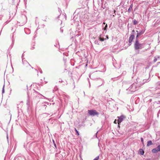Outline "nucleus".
I'll return each instance as SVG.
<instances>
[{"mask_svg":"<svg viewBox=\"0 0 160 160\" xmlns=\"http://www.w3.org/2000/svg\"><path fill=\"white\" fill-rule=\"evenodd\" d=\"M139 151V153L140 154H141L142 155H143L144 154V152L142 149H141V148L140 149Z\"/></svg>","mask_w":160,"mask_h":160,"instance_id":"obj_12","label":"nucleus"},{"mask_svg":"<svg viewBox=\"0 0 160 160\" xmlns=\"http://www.w3.org/2000/svg\"><path fill=\"white\" fill-rule=\"evenodd\" d=\"M33 94L34 95H35L36 96V97H37V96H38V95H39V96H42L43 97H44V96H43L42 95L39 93L38 92H37L36 91H34L33 92Z\"/></svg>","mask_w":160,"mask_h":160,"instance_id":"obj_9","label":"nucleus"},{"mask_svg":"<svg viewBox=\"0 0 160 160\" xmlns=\"http://www.w3.org/2000/svg\"><path fill=\"white\" fill-rule=\"evenodd\" d=\"M88 112L89 115L92 117L96 115L98 116L99 114V113L95 110H88Z\"/></svg>","mask_w":160,"mask_h":160,"instance_id":"obj_3","label":"nucleus"},{"mask_svg":"<svg viewBox=\"0 0 160 160\" xmlns=\"http://www.w3.org/2000/svg\"><path fill=\"white\" fill-rule=\"evenodd\" d=\"M118 123L119 125L120 123L122 122L124 119L126 117L122 115L120 117H118Z\"/></svg>","mask_w":160,"mask_h":160,"instance_id":"obj_7","label":"nucleus"},{"mask_svg":"<svg viewBox=\"0 0 160 160\" xmlns=\"http://www.w3.org/2000/svg\"><path fill=\"white\" fill-rule=\"evenodd\" d=\"M136 84H137V83H133L127 89V90H128L131 92L135 91L137 88Z\"/></svg>","mask_w":160,"mask_h":160,"instance_id":"obj_2","label":"nucleus"},{"mask_svg":"<svg viewBox=\"0 0 160 160\" xmlns=\"http://www.w3.org/2000/svg\"><path fill=\"white\" fill-rule=\"evenodd\" d=\"M145 29H142V30H140L139 31H137L136 32H137V35L136 38V39H138L139 38L140 36L142 35L145 32Z\"/></svg>","mask_w":160,"mask_h":160,"instance_id":"obj_4","label":"nucleus"},{"mask_svg":"<svg viewBox=\"0 0 160 160\" xmlns=\"http://www.w3.org/2000/svg\"><path fill=\"white\" fill-rule=\"evenodd\" d=\"M135 33V31L134 30H133L132 31V34L129 38V43L128 44L129 46L131 45V43L132 42L133 40L134 39L135 36L134 34Z\"/></svg>","mask_w":160,"mask_h":160,"instance_id":"obj_5","label":"nucleus"},{"mask_svg":"<svg viewBox=\"0 0 160 160\" xmlns=\"http://www.w3.org/2000/svg\"><path fill=\"white\" fill-rule=\"evenodd\" d=\"M106 37H107V39H108V36L107 35V36H106Z\"/></svg>","mask_w":160,"mask_h":160,"instance_id":"obj_32","label":"nucleus"},{"mask_svg":"<svg viewBox=\"0 0 160 160\" xmlns=\"http://www.w3.org/2000/svg\"><path fill=\"white\" fill-rule=\"evenodd\" d=\"M116 120H115L114 121V123H117V122H116Z\"/></svg>","mask_w":160,"mask_h":160,"instance_id":"obj_31","label":"nucleus"},{"mask_svg":"<svg viewBox=\"0 0 160 160\" xmlns=\"http://www.w3.org/2000/svg\"><path fill=\"white\" fill-rule=\"evenodd\" d=\"M144 48L143 44L139 42L138 39H136L134 44V48L135 50L138 51V53H139V49H142Z\"/></svg>","mask_w":160,"mask_h":160,"instance_id":"obj_1","label":"nucleus"},{"mask_svg":"<svg viewBox=\"0 0 160 160\" xmlns=\"http://www.w3.org/2000/svg\"><path fill=\"white\" fill-rule=\"evenodd\" d=\"M99 158V156H98L96 157L93 160H98Z\"/></svg>","mask_w":160,"mask_h":160,"instance_id":"obj_24","label":"nucleus"},{"mask_svg":"<svg viewBox=\"0 0 160 160\" xmlns=\"http://www.w3.org/2000/svg\"><path fill=\"white\" fill-rule=\"evenodd\" d=\"M60 31L61 32H63V29L62 28H60Z\"/></svg>","mask_w":160,"mask_h":160,"instance_id":"obj_28","label":"nucleus"},{"mask_svg":"<svg viewBox=\"0 0 160 160\" xmlns=\"http://www.w3.org/2000/svg\"><path fill=\"white\" fill-rule=\"evenodd\" d=\"M99 40L100 41H103L104 40V38L101 37V35H100L99 36Z\"/></svg>","mask_w":160,"mask_h":160,"instance_id":"obj_14","label":"nucleus"},{"mask_svg":"<svg viewBox=\"0 0 160 160\" xmlns=\"http://www.w3.org/2000/svg\"><path fill=\"white\" fill-rule=\"evenodd\" d=\"M152 152L153 153H156L158 152V151L157 150V149L155 148L152 149Z\"/></svg>","mask_w":160,"mask_h":160,"instance_id":"obj_15","label":"nucleus"},{"mask_svg":"<svg viewBox=\"0 0 160 160\" xmlns=\"http://www.w3.org/2000/svg\"><path fill=\"white\" fill-rule=\"evenodd\" d=\"M22 62H23V63H25L27 64L28 65H29V66H30V64L27 62L26 61H23V59H22Z\"/></svg>","mask_w":160,"mask_h":160,"instance_id":"obj_19","label":"nucleus"},{"mask_svg":"<svg viewBox=\"0 0 160 160\" xmlns=\"http://www.w3.org/2000/svg\"><path fill=\"white\" fill-rule=\"evenodd\" d=\"M157 58H156L155 57L154 58V59L153 60L154 62H156L157 61Z\"/></svg>","mask_w":160,"mask_h":160,"instance_id":"obj_26","label":"nucleus"},{"mask_svg":"<svg viewBox=\"0 0 160 160\" xmlns=\"http://www.w3.org/2000/svg\"><path fill=\"white\" fill-rule=\"evenodd\" d=\"M97 72H94L89 75V77L93 79L96 80V78H94V77L97 75Z\"/></svg>","mask_w":160,"mask_h":160,"instance_id":"obj_8","label":"nucleus"},{"mask_svg":"<svg viewBox=\"0 0 160 160\" xmlns=\"http://www.w3.org/2000/svg\"><path fill=\"white\" fill-rule=\"evenodd\" d=\"M113 11H114V15H116V11H115V10H114Z\"/></svg>","mask_w":160,"mask_h":160,"instance_id":"obj_29","label":"nucleus"},{"mask_svg":"<svg viewBox=\"0 0 160 160\" xmlns=\"http://www.w3.org/2000/svg\"><path fill=\"white\" fill-rule=\"evenodd\" d=\"M157 84L160 86V82H158V83H157Z\"/></svg>","mask_w":160,"mask_h":160,"instance_id":"obj_30","label":"nucleus"},{"mask_svg":"<svg viewBox=\"0 0 160 160\" xmlns=\"http://www.w3.org/2000/svg\"><path fill=\"white\" fill-rule=\"evenodd\" d=\"M7 138L8 139V136H7Z\"/></svg>","mask_w":160,"mask_h":160,"instance_id":"obj_35","label":"nucleus"},{"mask_svg":"<svg viewBox=\"0 0 160 160\" xmlns=\"http://www.w3.org/2000/svg\"><path fill=\"white\" fill-rule=\"evenodd\" d=\"M23 56V54L22 55V58Z\"/></svg>","mask_w":160,"mask_h":160,"instance_id":"obj_37","label":"nucleus"},{"mask_svg":"<svg viewBox=\"0 0 160 160\" xmlns=\"http://www.w3.org/2000/svg\"><path fill=\"white\" fill-rule=\"evenodd\" d=\"M148 79L143 80V84L144 83H145L146 82H148Z\"/></svg>","mask_w":160,"mask_h":160,"instance_id":"obj_25","label":"nucleus"},{"mask_svg":"<svg viewBox=\"0 0 160 160\" xmlns=\"http://www.w3.org/2000/svg\"><path fill=\"white\" fill-rule=\"evenodd\" d=\"M138 23V22L135 19L133 20V23L134 25H136Z\"/></svg>","mask_w":160,"mask_h":160,"instance_id":"obj_17","label":"nucleus"},{"mask_svg":"<svg viewBox=\"0 0 160 160\" xmlns=\"http://www.w3.org/2000/svg\"><path fill=\"white\" fill-rule=\"evenodd\" d=\"M75 132H76V133L77 134V135H78V136L79 135V133L76 128H75Z\"/></svg>","mask_w":160,"mask_h":160,"instance_id":"obj_20","label":"nucleus"},{"mask_svg":"<svg viewBox=\"0 0 160 160\" xmlns=\"http://www.w3.org/2000/svg\"><path fill=\"white\" fill-rule=\"evenodd\" d=\"M52 141H53V142L54 147H55L56 148H57V145L55 143L54 141L53 140Z\"/></svg>","mask_w":160,"mask_h":160,"instance_id":"obj_21","label":"nucleus"},{"mask_svg":"<svg viewBox=\"0 0 160 160\" xmlns=\"http://www.w3.org/2000/svg\"><path fill=\"white\" fill-rule=\"evenodd\" d=\"M104 82V81L102 79L99 78L95 82L96 85L98 87L101 86Z\"/></svg>","mask_w":160,"mask_h":160,"instance_id":"obj_6","label":"nucleus"},{"mask_svg":"<svg viewBox=\"0 0 160 160\" xmlns=\"http://www.w3.org/2000/svg\"><path fill=\"white\" fill-rule=\"evenodd\" d=\"M141 141L142 142V143H143V138H141Z\"/></svg>","mask_w":160,"mask_h":160,"instance_id":"obj_27","label":"nucleus"},{"mask_svg":"<svg viewBox=\"0 0 160 160\" xmlns=\"http://www.w3.org/2000/svg\"><path fill=\"white\" fill-rule=\"evenodd\" d=\"M153 144V143L151 140H149L147 142V146H149Z\"/></svg>","mask_w":160,"mask_h":160,"instance_id":"obj_11","label":"nucleus"},{"mask_svg":"<svg viewBox=\"0 0 160 160\" xmlns=\"http://www.w3.org/2000/svg\"><path fill=\"white\" fill-rule=\"evenodd\" d=\"M107 24H106L105 25V27H104V28H103V29L104 30H107Z\"/></svg>","mask_w":160,"mask_h":160,"instance_id":"obj_22","label":"nucleus"},{"mask_svg":"<svg viewBox=\"0 0 160 160\" xmlns=\"http://www.w3.org/2000/svg\"><path fill=\"white\" fill-rule=\"evenodd\" d=\"M132 7H133V4L132 3L130 5L129 8L128 10V11L129 13H130L131 12V10L132 8Z\"/></svg>","mask_w":160,"mask_h":160,"instance_id":"obj_10","label":"nucleus"},{"mask_svg":"<svg viewBox=\"0 0 160 160\" xmlns=\"http://www.w3.org/2000/svg\"><path fill=\"white\" fill-rule=\"evenodd\" d=\"M30 100L29 99H28V100L27 101V107H28V108H29L30 107Z\"/></svg>","mask_w":160,"mask_h":160,"instance_id":"obj_13","label":"nucleus"},{"mask_svg":"<svg viewBox=\"0 0 160 160\" xmlns=\"http://www.w3.org/2000/svg\"><path fill=\"white\" fill-rule=\"evenodd\" d=\"M105 24V22H103V24Z\"/></svg>","mask_w":160,"mask_h":160,"instance_id":"obj_36","label":"nucleus"},{"mask_svg":"<svg viewBox=\"0 0 160 160\" xmlns=\"http://www.w3.org/2000/svg\"><path fill=\"white\" fill-rule=\"evenodd\" d=\"M157 150L158 151H160V144L157 146V147L156 148Z\"/></svg>","mask_w":160,"mask_h":160,"instance_id":"obj_18","label":"nucleus"},{"mask_svg":"<svg viewBox=\"0 0 160 160\" xmlns=\"http://www.w3.org/2000/svg\"><path fill=\"white\" fill-rule=\"evenodd\" d=\"M40 72H41V73H42V71L41 70V71H40Z\"/></svg>","mask_w":160,"mask_h":160,"instance_id":"obj_33","label":"nucleus"},{"mask_svg":"<svg viewBox=\"0 0 160 160\" xmlns=\"http://www.w3.org/2000/svg\"><path fill=\"white\" fill-rule=\"evenodd\" d=\"M100 41L98 40H96L95 41V43L96 44H97L98 45L99 44V43H100Z\"/></svg>","mask_w":160,"mask_h":160,"instance_id":"obj_16","label":"nucleus"},{"mask_svg":"<svg viewBox=\"0 0 160 160\" xmlns=\"http://www.w3.org/2000/svg\"><path fill=\"white\" fill-rule=\"evenodd\" d=\"M34 48V47H33V48H32V49H33Z\"/></svg>","mask_w":160,"mask_h":160,"instance_id":"obj_34","label":"nucleus"},{"mask_svg":"<svg viewBox=\"0 0 160 160\" xmlns=\"http://www.w3.org/2000/svg\"><path fill=\"white\" fill-rule=\"evenodd\" d=\"M4 85L3 86L2 91V94L4 92Z\"/></svg>","mask_w":160,"mask_h":160,"instance_id":"obj_23","label":"nucleus"}]
</instances>
